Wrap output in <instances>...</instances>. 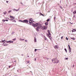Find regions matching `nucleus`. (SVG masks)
Wrapping results in <instances>:
<instances>
[{"mask_svg": "<svg viewBox=\"0 0 76 76\" xmlns=\"http://www.w3.org/2000/svg\"><path fill=\"white\" fill-rule=\"evenodd\" d=\"M32 25L35 27H37L36 30L37 31H39V29L41 28V25L39 23H36L35 24L33 23Z\"/></svg>", "mask_w": 76, "mask_h": 76, "instance_id": "nucleus-1", "label": "nucleus"}, {"mask_svg": "<svg viewBox=\"0 0 76 76\" xmlns=\"http://www.w3.org/2000/svg\"><path fill=\"white\" fill-rule=\"evenodd\" d=\"M52 61L53 63H59V60H58L56 58L55 59H53Z\"/></svg>", "mask_w": 76, "mask_h": 76, "instance_id": "nucleus-2", "label": "nucleus"}, {"mask_svg": "<svg viewBox=\"0 0 76 76\" xmlns=\"http://www.w3.org/2000/svg\"><path fill=\"white\" fill-rule=\"evenodd\" d=\"M48 32L49 34H47V36L50 38V39L51 40L52 39L51 38V37L50 36H51V34H50V31L49 30H48Z\"/></svg>", "mask_w": 76, "mask_h": 76, "instance_id": "nucleus-3", "label": "nucleus"}, {"mask_svg": "<svg viewBox=\"0 0 76 76\" xmlns=\"http://www.w3.org/2000/svg\"><path fill=\"white\" fill-rule=\"evenodd\" d=\"M40 29H42L43 30H44V29H47V26H41V25Z\"/></svg>", "mask_w": 76, "mask_h": 76, "instance_id": "nucleus-4", "label": "nucleus"}, {"mask_svg": "<svg viewBox=\"0 0 76 76\" xmlns=\"http://www.w3.org/2000/svg\"><path fill=\"white\" fill-rule=\"evenodd\" d=\"M54 47L55 49H57V48H58V46L57 45L55 46Z\"/></svg>", "mask_w": 76, "mask_h": 76, "instance_id": "nucleus-5", "label": "nucleus"}, {"mask_svg": "<svg viewBox=\"0 0 76 76\" xmlns=\"http://www.w3.org/2000/svg\"><path fill=\"white\" fill-rule=\"evenodd\" d=\"M26 22V23H28V20H24V23Z\"/></svg>", "mask_w": 76, "mask_h": 76, "instance_id": "nucleus-6", "label": "nucleus"}, {"mask_svg": "<svg viewBox=\"0 0 76 76\" xmlns=\"http://www.w3.org/2000/svg\"><path fill=\"white\" fill-rule=\"evenodd\" d=\"M29 22L30 23H32V21L31 20H30L29 21Z\"/></svg>", "mask_w": 76, "mask_h": 76, "instance_id": "nucleus-7", "label": "nucleus"}, {"mask_svg": "<svg viewBox=\"0 0 76 76\" xmlns=\"http://www.w3.org/2000/svg\"><path fill=\"white\" fill-rule=\"evenodd\" d=\"M4 41H5V40H2L1 41H0V42H4V43L6 42Z\"/></svg>", "mask_w": 76, "mask_h": 76, "instance_id": "nucleus-8", "label": "nucleus"}, {"mask_svg": "<svg viewBox=\"0 0 76 76\" xmlns=\"http://www.w3.org/2000/svg\"><path fill=\"white\" fill-rule=\"evenodd\" d=\"M5 42L6 43H9V44H10V41H5Z\"/></svg>", "mask_w": 76, "mask_h": 76, "instance_id": "nucleus-9", "label": "nucleus"}, {"mask_svg": "<svg viewBox=\"0 0 76 76\" xmlns=\"http://www.w3.org/2000/svg\"><path fill=\"white\" fill-rule=\"evenodd\" d=\"M25 39H20V41H24Z\"/></svg>", "mask_w": 76, "mask_h": 76, "instance_id": "nucleus-10", "label": "nucleus"}, {"mask_svg": "<svg viewBox=\"0 0 76 76\" xmlns=\"http://www.w3.org/2000/svg\"><path fill=\"white\" fill-rule=\"evenodd\" d=\"M34 41L35 42H37V39L36 38H35V37Z\"/></svg>", "mask_w": 76, "mask_h": 76, "instance_id": "nucleus-11", "label": "nucleus"}, {"mask_svg": "<svg viewBox=\"0 0 76 76\" xmlns=\"http://www.w3.org/2000/svg\"><path fill=\"white\" fill-rule=\"evenodd\" d=\"M10 18H12V19H15V17H13V16H10Z\"/></svg>", "mask_w": 76, "mask_h": 76, "instance_id": "nucleus-12", "label": "nucleus"}, {"mask_svg": "<svg viewBox=\"0 0 76 76\" xmlns=\"http://www.w3.org/2000/svg\"><path fill=\"white\" fill-rule=\"evenodd\" d=\"M48 23L47 22H46L45 23V25H48Z\"/></svg>", "mask_w": 76, "mask_h": 76, "instance_id": "nucleus-13", "label": "nucleus"}, {"mask_svg": "<svg viewBox=\"0 0 76 76\" xmlns=\"http://www.w3.org/2000/svg\"><path fill=\"white\" fill-rule=\"evenodd\" d=\"M37 50H40V49H35V50H34V52H36V51H37Z\"/></svg>", "mask_w": 76, "mask_h": 76, "instance_id": "nucleus-14", "label": "nucleus"}, {"mask_svg": "<svg viewBox=\"0 0 76 76\" xmlns=\"http://www.w3.org/2000/svg\"><path fill=\"white\" fill-rule=\"evenodd\" d=\"M20 22H23V23H24V20L23 21H22V20H19Z\"/></svg>", "mask_w": 76, "mask_h": 76, "instance_id": "nucleus-15", "label": "nucleus"}, {"mask_svg": "<svg viewBox=\"0 0 76 76\" xmlns=\"http://www.w3.org/2000/svg\"><path fill=\"white\" fill-rule=\"evenodd\" d=\"M19 8L17 10H15V11L16 12H18V11H19Z\"/></svg>", "mask_w": 76, "mask_h": 76, "instance_id": "nucleus-16", "label": "nucleus"}, {"mask_svg": "<svg viewBox=\"0 0 76 76\" xmlns=\"http://www.w3.org/2000/svg\"><path fill=\"white\" fill-rule=\"evenodd\" d=\"M73 13L74 14H76V10H75V11H74L73 12Z\"/></svg>", "mask_w": 76, "mask_h": 76, "instance_id": "nucleus-17", "label": "nucleus"}, {"mask_svg": "<svg viewBox=\"0 0 76 76\" xmlns=\"http://www.w3.org/2000/svg\"><path fill=\"white\" fill-rule=\"evenodd\" d=\"M65 60H68V58H64Z\"/></svg>", "mask_w": 76, "mask_h": 76, "instance_id": "nucleus-18", "label": "nucleus"}, {"mask_svg": "<svg viewBox=\"0 0 76 76\" xmlns=\"http://www.w3.org/2000/svg\"><path fill=\"white\" fill-rule=\"evenodd\" d=\"M2 22H5V21H6L5 20L3 19L2 20Z\"/></svg>", "mask_w": 76, "mask_h": 76, "instance_id": "nucleus-19", "label": "nucleus"}, {"mask_svg": "<svg viewBox=\"0 0 76 76\" xmlns=\"http://www.w3.org/2000/svg\"><path fill=\"white\" fill-rule=\"evenodd\" d=\"M3 46H6V45H5L4 44H3Z\"/></svg>", "mask_w": 76, "mask_h": 76, "instance_id": "nucleus-20", "label": "nucleus"}, {"mask_svg": "<svg viewBox=\"0 0 76 76\" xmlns=\"http://www.w3.org/2000/svg\"><path fill=\"white\" fill-rule=\"evenodd\" d=\"M45 40H48V39H47V38L46 37H45Z\"/></svg>", "mask_w": 76, "mask_h": 76, "instance_id": "nucleus-21", "label": "nucleus"}, {"mask_svg": "<svg viewBox=\"0 0 76 76\" xmlns=\"http://www.w3.org/2000/svg\"><path fill=\"white\" fill-rule=\"evenodd\" d=\"M71 39H73V40H75V38H71Z\"/></svg>", "mask_w": 76, "mask_h": 76, "instance_id": "nucleus-22", "label": "nucleus"}, {"mask_svg": "<svg viewBox=\"0 0 76 76\" xmlns=\"http://www.w3.org/2000/svg\"><path fill=\"white\" fill-rule=\"evenodd\" d=\"M13 41H10V43H13Z\"/></svg>", "mask_w": 76, "mask_h": 76, "instance_id": "nucleus-23", "label": "nucleus"}, {"mask_svg": "<svg viewBox=\"0 0 76 76\" xmlns=\"http://www.w3.org/2000/svg\"><path fill=\"white\" fill-rule=\"evenodd\" d=\"M47 22H49V21H50V19H48L47 20Z\"/></svg>", "mask_w": 76, "mask_h": 76, "instance_id": "nucleus-24", "label": "nucleus"}, {"mask_svg": "<svg viewBox=\"0 0 76 76\" xmlns=\"http://www.w3.org/2000/svg\"><path fill=\"white\" fill-rule=\"evenodd\" d=\"M64 50L65 51V52H66V53H67V50L66 49V48L64 49Z\"/></svg>", "mask_w": 76, "mask_h": 76, "instance_id": "nucleus-25", "label": "nucleus"}, {"mask_svg": "<svg viewBox=\"0 0 76 76\" xmlns=\"http://www.w3.org/2000/svg\"><path fill=\"white\" fill-rule=\"evenodd\" d=\"M6 12H4V15H6Z\"/></svg>", "mask_w": 76, "mask_h": 76, "instance_id": "nucleus-26", "label": "nucleus"}, {"mask_svg": "<svg viewBox=\"0 0 76 76\" xmlns=\"http://www.w3.org/2000/svg\"><path fill=\"white\" fill-rule=\"evenodd\" d=\"M12 10H10L8 11V13H10V12H12Z\"/></svg>", "mask_w": 76, "mask_h": 76, "instance_id": "nucleus-27", "label": "nucleus"}, {"mask_svg": "<svg viewBox=\"0 0 76 76\" xmlns=\"http://www.w3.org/2000/svg\"><path fill=\"white\" fill-rule=\"evenodd\" d=\"M25 42H28V40H25Z\"/></svg>", "mask_w": 76, "mask_h": 76, "instance_id": "nucleus-28", "label": "nucleus"}, {"mask_svg": "<svg viewBox=\"0 0 76 76\" xmlns=\"http://www.w3.org/2000/svg\"><path fill=\"white\" fill-rule=\"evenodd\" d=\"M68 46H69V48H70V45H68Z\"/></svg>", "mask_w": 76, "mask_h": 76, "instance_id": "nucleus-29", "label": "nucleus"}, {"mask_svg": "<svg viewBox=\"0 0 76 76\" xmlns=\"http://www.w3.org/2000/svg\"><path fill=\"white\" fill-rule=\"evenodd\" d=\"M75 30H72V32H75Z\"/></svg>", "mask_w": 76, "mask_h": 76, "instance_id": "nucleus-30", "label": "nucleus"}, {"mask_svg": "<svg viewBox=\"0 0 76 76\" xmlns=\"http://www.w3.org/2000/svg\"><path fill=\"white\" fill-rule=\"evenodd\" d=\"M13 41H15L16 40V39H12Z\"/></svg>", "mask_w": 76, "mask_h": 76, "instance_id": "nucleus-31", "label": "nucleus"}, {"mask_svg": "<svg viewBox=\"0 0 76 76\" xmlns=\"http://www.w3.org/2000/svg\"><path fill=\"white\" fill-rule=\"evenodd\" d=\"M16 10L15 9H13V11H16Z\"/></svg>", "mask_w": 76, "mask_h": 76, "instance_id": "nucleus-32", "label": "nucleus"}, {"mask_svg": "<svg viewBox=\"0 0 76 76\" xmlns=\"http://www.w3.org/2000/svg\"><path fill=\"white\" fill-rule=\"evenodd\" d=\"M66 40H68V38H67V37H66Z\"/></svg>", "mask_w": 76, "mask_h": 76, "instance_id": "nucleus-33", "label": "nucleus"}, {"mask_svg": "<svg viewBox=\"0 0 76 76\" xmlns=\"http://www.w3.org/2000/svg\"><path fill=\"white\" fill-rule=\"evenodd\" d=\"M56 17L55 16V17H54V20H55V19H56Z\"/></svg>", "mask_w": 76, "mask_h": 76, "instance_id": "nucleus-34", "label": "nucleus"}, {"mask_svg": "<svg viewBox=\"0 0 76 76\" xmlns=\"http://www.w3.org/2000/svg\"><path fill=\"white\" fill-rule=\"evenodd\" d=\"M27 63H30V62L29 61H28Z\"/></svg>", "mask_w": 76, "mask_h": 76, "instance_id": "nucleus-35", "label": "nucleus"}, {"mask_svg": "<svg viewBox=\"0 0 76 76\" xmlns=\"http://www.w3.org/2000/svg\"><path fill=\"white\" fill-rule=\"evenodd\" d=\"M39 14L40 15H42V14L41 13H40Z\"/></svg>", "mask_w": 76, "mask_h": 76, "instance_id": "nucleus-36", "label": "nucleus"}, {"mask_svg": "<svg viewBox=\"0 0 76 76\" xmlns=\"http://www.w3.org/2000/svg\"><path fill=\"white\" fill-rule=\"evenodd\" d=\"M5 20V21H7V22L8 21V20Z\"/></svg>", "mask_w": 76, "mask_h": 76, "instance_id": "nucleus-37", "label": "nucleus"}, {"mask_svg": "<svg viewBox=\"0 0 76 76\" xmlns=\"http://www.w3.org/2000/svg\"><path fill=\"white\" fill-rule=\"evenodd\" d=\"M73 30H75V31H76V30L75 29H72Z\"/></svg>", "mask_w": 76, "mask_h": 76, "instance_id": "nucleus-38", "label": "nucleus"}, {"mask_svg": "<svg viewBox=\"0 0 76 76\" xmlns=\"http://www.w3.org/2000/svg\"><path fill=\"white\" fill-rule=\"evenodd\" d=\"M63 37H61V39H63Z\"/></svg>", "mask_w": 76, "mask_h": 76, "instance_id": "nucleus-39", "label": "nucleus"}, {"mask_svg": "<svg viewBox=\"0 0 76 76\" xmlns=\"http://www.w3.org/2000/svg\"><path fill=\"white\" fill-rule=\"evenodd\" d=\"M12 22H16V20H14V21H13Z\"/></svg>", "mask_w": 76, "mask_h": 76, "instance_id": "nucleus-40", "label": "nucleus"}, {"mask_svg": "<svg viewBox=\"0 0 76 76\" xmlns=\"http://www.w3.org/2000/svg\"><path fill=\"white\" fill-rule=\"evenodd\" d=\"M69 50H71V48L69 49Z\"/></svg>", "mask_w": 76, "mask_h": 76, "instance_id": "nucleus-41", "label": "nucleus"}, {"mask_svg": "<svg viewBox=\"0 0 76 76\" xmlns=\"http://www.w3.org/2000/svg\"><path fill=\"white\" fill-rule=\"evenodd\" d=\"M42 16H44V15H43V14H42Z\"/></svg>", "mask_w": 76, "mask_h": 76, "instance_id": "nucleus-42", "label": "nucleus"}, {"mask_svg": "<svg viewBox=\"0 0 76 76\" xmlns=\"http://www.w3.org/2000/svg\"><path fill=\"white\" fill-rule=\"evenodd\" d=\"M8 2H9V1H6V3H8Z\"/></svg>", "mask_w": 76, "mask_h": 76, "instance_id": "nucleus-43", "label": "nucleus"}, {"mask_svg": "<svg viewBox=\"0 0 76 76\" xmlns=\"http://www.w3.org/2000/svg\"><path fill=\"white\" fill-rule=\"evenodd\" d=\"M69 53H70V52H71V50H69Z\"/></svg>", "mask_w": 76, "mask_h": 76, "instance_id": "nucleus-44", "label": "nucleus"}, {"mask_svg": "<svg viewBox=\"0 0 76 76\" xmlns=\"http://www.w3.org/2000/svg\"><path fill=\"white\" fill-rule=\"evenodd\" d=\"M29 56H27V57H29Z\"/></svg>", "mask_w": 76, "mask_h": 76, "instance_id": "nucleus-45", "label": "nucleus"}, {"mask_svg": "<svg viewBox=\"0 0 76 76\" xmlns=\"http://www.w3.org/2000/svg\"><path fill=\"white\" fill-rule=\"evenodd\" d=\"M13 19H12V20H13Z\"/></svg>", "mask_w": 76, "mask_h": 76, "instance_id": "nucleus-46", "label": "nucleus"}, {"mask_svg": "<svg viewBox=\"0 0 76 76\" xmlns=\"http://www.w3.org/2000/svg\"><path fill=\"white\" fill-rule=\"evenodd\" d=\"M10 66H9V68H10Z\"/></svg>", "mask_w": 76, "mask_h": 76, "instance_id": "nucleus-47", "label": "nucleus"}, {"mask_svg": "<svg viewBox=\"0 0 76 76\" xmlns=\"http://www.w3.org/2000/svg\"><path fill=\"white\" fill-rule=\"evenodd\" d=\"M75 17V16H74L73 17L74 18V17Z\"/></svg>", "mask_w": 76, "mask_h": 76, "instance_id": "nucleus-48", "label": "nucleus"}, {"mask_svg": "<svg viewBox=\"0 0 76 76\" xmlns=\"http://www.w3.org/2000/svg\"><path fill=\"white\" fill-rule=\"evenodd\" d=\"M71 23V24H73V23Z\"/></svg>", "mask_w": 76, "mask_h": 76, "instance_id": "nucleus-49", "label": "nucleus"}, {"mask_svg": "<svg viewBox=\"0 0 76 76\" xmlns=\"http://www.w3.org/2000/svg\"><path fill=\"white\" fill-rule=\"evenodd\" d=\"M35 60H36V58H35Z\"/></svg>", "mask_w": 76, "mask_h": 76, "instance_id": "nucleus-50", "label": "nucleus"}]
</instances>
